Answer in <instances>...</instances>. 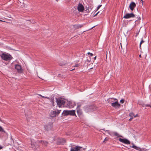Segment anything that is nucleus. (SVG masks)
<instances>
[{
  "label": "nucleus",
  "instance_id": "393cba45",
  "mask_svg": "<svg viewBox=\"0 0 151 151\" xmlns=\"http://www.w3.org/2000/svg\"><path fill=\"white\" fill-rule=\"evenodd\" d=\"M124 100L123 99H122L120 101V102L121 104H123L124 103Z\"/></svg>",
  "mask_w": 151,
  "mask_h": 151
},
{
  "label": "nucleus",
  "instance_id": "4be33fe9",
  "mask_svg": "<svg viewBox=\"0 0 151 151\" xmlns=\"http://www.w3.org/2000/svg\"><path fill=\"white\" fill-rule=\"evenodd\" d=\"M112 99L111 98H109L108 100V102L109 103L111 104L114 102V101L112 100Z\"/></svg>",
  "mask_w": 151,
  "mask_h": 151
},
{
  "label": "nucleus",
  "instance_id": "58836bf2",
  "mask_svg": "<svg viewBox=\"0 0 151 151\" xmlns=\"http://www.w3.org/2000/svg\"><path fill=\"white\" fill-rule=\"evenodd\" d=\"M0 121L1 122H2L4 123V122L3 120H2L0 118Z\"/></svg>",
  "mask_w": 151,
  "mask_h": 151
},
{
  "label": "nucleus",
  "instance_id": "7c9ffc66",
  "mask_svg": "<svg viewBox=\"0 0 151 151\" xmlns=\"http://www.w3.org/2000/svg\"><path fill=\"white\" fill-rule=\"evenodd\" d=\"M45 99H49V100H50L51 98H49V97H45Z\"/></svg>",
  "mask_w": 151,
  "mask_h": 151
},
{
  "label": "nucleus",
  "instance_id": "603ef678",
  "mask_svg": "<svg viewBox=\"0 0 151 151\" xmlns=\"http://www.w3.org/2000/svg\"><path fill=\"white\" fill-rule=\"evenodd\" d=\"M103 129L104 130L105 129Z\"/></svg>",
  "mask_w": 151,
  "mask_h": 151
},
{
  "label": "nucleus",
  "instance_id": "49530a36",
  "mask_svg": "<svg viewBox=\"0 0 151 151\" xmlns=\"http://www.w3.org/2000/svg\"><path fill=\"white\" fill-rule=\"evenodd\" d=\"M139 20H140V19H141V18H140V17H139Z\"/></svg>",
  "mask_w": 151,
  "mask_h": 151
},
{
  "label": "nucleus",
  "instance_id": "0eeeda50",
  "mask_svg": "<svg viewBox=\"0 0 151 151\" xmlns=\"http://www.w3.org/2000/svg\"><path fill=\"white\" fill-rule=\"evenodd\" d=\"M57 111H54L51 112V116L52 117H55L58 116L60 113L61 110H57Z\"/></svg>",
  "mask_w": 151,
  "mask_h": 151
},
{
  "label": "nucleus",
  "instance_id": "5701e85b",
  "mask_svg": "<svg viewBox=\"0 0 151 151\" xmlns=\"http://www.w3.org/2000/svg\"><path fill=\"white\" fill-rule=\"evenodd\" d=\"M66 64L65 63H59V64L60 66H64Z\"/></svg>",
  "mask_w": 151,
  "mask_h": 151
},
{
  "label": "nucleus",
  "instance_id": "6e6552de",
  "mask_svg": "<svg viewBox=\"0 0 151 151\" xmlns=\"http://www.w3.org/2000/svg\"><path fill=\"white\" fill-rule=\"evenodd\" d=\"M135 17V15L132 13L130 14L127 13L124 16L123 18L127 19L131 17Z\"/></svg>",
  "mask_w": 151,
  "mask_h": 151
},
{
  "label": "nucleus",
  "instance_id": "864d4df0",
  "mask_svg": "<svg viewBox=\"0 0 151 151\" xmlns=\"http://www.w3.org/2000/svg\"><path fill=\"white\" fill-rule=\"evenodd\" d=\"M56 0L57 1H58V0Z\"/></svg>",
  "mask_w": 151,
  "mask_h": 151
},
{
  "label": "nucleus",
  "instance_id": "39448f33",
  "mask_svg": "<svg viewBox=\"0 0 151 151\" xmlns=\"http://www.w3.org/2000/svg\"><path fill=\"white\" fill-rule=\"evenodd\" d=\"M15 68L16 69L17 72L19 73H22L23 70L22 68L20 65L19 64H16L15 65Z\"/></svg>",
  "mask_w": 151,
  "mask_h": 151
},
{
  "label": "nucleus",
  "instance_id": "79ce46f5",
  "mask_svg": "<svg viewBox=\"0 0 151 151\" xmlns=\"http://www.w3.org/2000/svg\"><path fill=\"white\" fill-rule=\"evenodd\" d=\"M86 11H87V12H89V10L88 9L87 10V9Z\"/></svg>",
  "mask_w": 151,
  "mask_h": 151
},
{
  "label": "nucleus",
  "instance_id": "a878e982",
  "mask_svg": "<svg viewBox=\"0 0 151 151\" xmlns=\"http://www.w3.org/2000/svg\"><path fill=\"white\" fill-rule=\"evenodd\" d=\"M101 6H102L101 5H100L98 6L97 7V8L96 9V11L98 10L101 7Z\"/></svg>",
  "mask_w": 151,
  "mask_h": 151
},
{
  "label": "nucleus",
  "instance_id": "8fccbe9b",
  "mask_svg": "<svg viewBox=\"0 0 151 151\" xmlns=\"http://www.w3.org/2000/svg\"><path fill=\"white\" fill-rule=\"evenodd\" d=\"M106 52H107V51ZM107 57V54L106 55V57Z\"/></svg>",
  "mask_w": 151,
  "mask_h": 151
},
{
  "label": "nucleus",
  "instance_id": "ea45409f",
  "mask_svg": "<svg viewBox=\"0 0 151 151\" xmlns=\"http://www.w3.org/2000/svg\"><path fill=\"white\" fill-rule=\"evenodd\" d=\"M120 45H121V49H122V45L121 43H120Z\"/></svg>",
  "mask_w": 151,
  "mask_h": 151
},
{
  "label": "nucleus",
  "instance_id": "f03ea898",
  "mask_svg": "<svg viewBox=\"0 0 151 151\" xmlns=\"http://www.w3.org/2000/svg\"><path fill=\"white\" fill-rule=\"evenodd\" d=\"M1 57L3 60L6 61L10 60L13 58L12 56L9 54L3 53L1 55Z\"/></svg>",
  "mask_w": 151,
  "mask_h": 151
},
{
  "label": "nucleus",
  "instance_id": "4468645a",
  "mask_svg": "<svg viewBox=\"0 0 151 151\" xmlns=\"http://www.w3.org/2000/svg\"><path fill=\"white\" fill-rule=\"evenodd\" d=\"M83 26L82 24H75L73 25V28L76 30L82 27Z\"/></svg>",
  "mask_w": 151,
  "mask_h": 151
},
{
  "label": "nucleus",
  "instance_id": "5fc2aeb1",
  "mask_svg": "<svg viewBox=\"0 0 151 151\" xmlns=\"http://www.w3.org/2000/svg\"><path fill=\"white\" fill-rule=\"evenodd\" d=\"M0 21H1V20H0Z\"/></svg>",
  "mask_w": 151,
  "mask_h": 151
},
{
  "label": "nucleus",
  "instance_id": "c9c22d12",
  "mask_svg": "<svg viewBox=\"0 0 151 151\" xmlns=\"http://www.w3.org/2000/svg\"><path fill=\"white\" fill-rule=\"evenodd\" d=\"M58 77H61L62 76H61V75L60 74H59L58 76Z\"/></svg>",
  "mask_w": 151,
  "mask_h": 151
},
{
  "label": "nucleus",
  "instance_id": "2eb2a0df",
  "mask_svg": "<svg viewBox=\"0 0 151 151\" xmlns=\"http://www.w3.org/2000/svg\"><path fill=\"white\" fill-rule=\"evenodd\" d=\"M110 134L112 136H115L117 137H123L122 136L120 135L118 133L116 132H112Z\"/></svg>",
  "mask_w": 151,
  "mask_h": 151
},
{
  "label": "nucleus",
  "instance_id": "37998d69",
  "mask_svg": "<svg viewBox=\"0 0 151 151\" xmlns=\"http://www.w3.org/2000/svg\"><path fill=\"white\" fill-rule=\"evenodd\" d=\"M94 58V60H95V59H96V56H95V57Z\"/></svg>",
  "mask_w": 151,
  "mask_h": 151
},
{
  "label": "nucleus",
  "instance_id": "412c9836",
  "mask_svg": "<svg viewBox=\"0 0 151 151\" xmlns=\"http://www.w3.org/2000/svg\"><path fill=\"white\" fill-rule=\"evenodd\" d=\"M50 100L53 106H54L55 105L54 104V98L53 97L51 98Z\"/></svg>",
  "mask_w": 151,
  "mask_h": 151
},
{
  "label": "nucleus",
  "instance_id": "423d86ee",
  "mask_svg": "<svg viewBox=\"0 0 151 151\" xmlns=\"http://www.w3.org/2000/svg\"><path fill=\"white\" fill-rule=\"evenodd\" d=\"M119 140L120 142L126 144H130V142L126 138L122 139L119 138Z\"/></svg>",
  "mask_w": 151,
  "mask_h": 151
},
{
  "label": "nucleus",
  "instance_id": "2f4dec72",
  "mask_svg": "<svg viewBox=\"0 0 151 151\" xmlns=\"http://www.w3.org/2000/svg\"><path fill=\"white\" fill-rule=\"evenodd\" d=\"M139 3H142V5H143V1L142 0H140V1H139Z\"/></svg>",
  "mask_w": 151,
  "mask_h": 151
},
{
  "label": "nucleus",
  "instance_id": "bb28decb",
  "mask_svg": "<svg viewBox=\"0 0 151 151\" xmlns=\"http://www.w3.org/2000/svg\"><path fill=\"white\" fill-rule=\"evenodd\" d=\"M88 55H90V56H93V54H92V53H90V52H88Z\"/></svg>",
  "mask_w": 151,
  "mask_h": 151
},
{
  "label": "nucleus",
  "instance_id": "a18cd8bd",
  "mask_svg": "<svg viewBox=\"0 0 151 151\" xmlns=\"http://www.w3.org/2000/svg\"><path fill=\"white\" fill-rule=\"evenodd\" d=\"M139 57L141 58V55H139Z\"/></svg>",
  "mask_w": 151,
  "mask_h": 151
},
{
  "label": "nucleus",
  "instance_id": "b1692460",
  "mask_svg": "<svg viewBox=\"0 0 151 151\" xmlns=\"http://www.w3.org/2000/svg\"><path fill=\"white\" fill-rule=\"evenodd\" d=\"M144 41L143 40V39H142L140 42V43L139 44V48L140 49H141V44L142 43H144Z\"/></svg>",
  "mask_w": 151,
  "mask_h": 151
},
{
  "label": "nucleus",
  "instance_id": "f257e3e1",
  "mask_svg": "<svg viewBox=\"0 0 151 151\" xmlns=\"http://www.w3.org/2000/svg\"><path fill=\"white\" fill-rule=\"evenodd\" d=\"M62 114L64 116H67L68 115L71 116L75 115L76 116L75 114V110H64L63 111V112L62 113Z\"/></svg>",
  "mask_w": 151,
  "mask_h": 151
},
{
  "label": "nucleus",
  "instance_id": "3c124183",
  "mask_svg": "<svg viewBox=\"0 0 151 151\" xmlns=\"http://www.w3.org/2000/svg\"><path fill=\"white\" fill-rule=\"evenodd\" d=\"M88 60V62H90V60Z\"/></svg>",
  "mask_w": 151,
  "mask_h": 151
},
{
  "label": "nucleus",
  "instance_id": "c03bdc74",
  "mask_svg": "<svg viewBox=\"0 0 151 151\" xmlns=\"http://www.w3.org/2000/svg\"><path fill=\"white\" fill-rule=\"evenodd\" d=\"M95 27V26H94V27H92L91 28V29H93V28H94V27Z\"/></svg>",
  "mask_w": 151,
  "mask_h": 151
},
{
  "label": "nucleus",
  "instance_id": "a19ab883",
  "mask_svg": "<svg viewBox=\"0 0 151 151\" xmlns=\"http://www.w3.org/2000/svg\"><path fill=\"white\" fill-rule=\"evenodd\" d=\"M3 148V147L1 146L0 145V150L2 149Z\"/></svg>",
  "mask_w": 151,
  "mask_h": 151
},
{
  "label": "nucleus",
  "instance_id": "ddd939ff",
  "mask_svg": "<svg viewBox=\"0 0 151 151\" xmlns=\"http://www.w3.org/2000/svg\"><path fill=\"white\" fill-rule=\"evenodd\" d=\"M96 109V108L94 106H89L87 109V110L88 112L94 111Z\"/></svg>",
  "mask_w": 151,
  "mask_h": 151
},
{
  "label": "nucleus",
  "instance_id": "473e14b6",
  "mask_svg": "<svg viewBox=\"0 0 151 151\" xmlns=\"http://www.w3.org/2000/svg\"><path fill=\"white\" fill-rule=\"evenodd\" d=\"M39 95L40 96H41L43 98H45V96H42V95H40V94H39Z\"/></svg>",
  "mask_w": 151,
  "mask_h": 151
},
{
  "label": "nucleus",
  "instance_id": "a211bd4d",
  "mask_svg": "<svg viewBox=\"0 0 151 151\" xmlns=\"http://www.w3.org/2000/svg\"><path fill=\"white\" fill-rule=\"evenodd\" d=\"M39 143H41L42 144L46 146L48 144V142L46 141H39L38 142Z\"/></svg>",
  "mask_w": 151,
  "mask_h": 151
},
{
  "label": "nucleus",
  "instance_id": "4c0bfd02",
  "mask_svg": "<svg viewBox=\"0 0 151 151\" xmlns=\"http://www.w3.org/2000/svg\"><path fill=\"white\" fill-rule=\"evenodd\" d=\"M31 145L32 146H33V145H34V144H32V140L31 139Z\"/></svg>",
  "mask_w": 151,
  "mask_h": 151
},
{
  "label": "nucleus",
  "instance_id": "de8ad7c7",
  "mask_svg": "<svg viewBox=\"0 0 151 151\" xmlns=\"http://www.w3.org/2000/svg\"><path fill=\"white\" fill-rule=\"evenodd\" d=\"M74 70V69H72V70H70V71L73 70Z\"/></svg>",
  "mask_w": 151,
  "mask_h": 151
},
{
  "label": "nucleus",
  "instance_id": "72a5a7b5",
  "mask_svg": "<svg viewBox=\"0 0 151 151\" xmlns=\"http://www.w3.org/2000/svg\"><path fill=\"white\" fill-rule=\"evenodd\" d=\"M78 64H76L74 66V67H78Z\"/></svg>",
  "mask_w": 151,
  "mask_h": 151
},
{
  "label": "nucleus",
  "instance_id": "dca6fc26",
  "mask_svg": "<svg viewBox=\"0 0 151 151\" xmlns=\"http://www.w3.org/2000/svg\"><path fill=\"white\" fill-rule=\"evenodd\" d=\"M81 106V105H78L76 108L77 112L79 115L81 114L82 113L81 110L80 108Z\"/></svg>",
  "mask_w": 151,
  "mask_h": 151
},
{
  "label": "nucleus",
  "instance_id": "e433bc0d",
  "mask_svg": "<svg viewBox=\"0 0 151 151\" xmlns=\"http://www.w3.org/2000/svg\"><path fill=\"white\" fill-rule=\"evenodd\" d=\"M99 12H98L97 13H96V14H95L94 16L95 17V16H96L97 15V14L99 13Z\"/></svg>",
  "mask_w": 151,
  "mask_h": 151
},
{
  "label": "nucleus",
  "instance_id": "7ed1b4c3",
  "mask_svg": "<svg viewBox=\"0 0 151 151\" xmlns=\"http://www.w3.org/2000/svg\"><path fill=\"white\" fill-rule=\"evenodd\" d=\"M56 102L57 105L59 107H61L62 106L64 107L65 101L61 98H56Z\"/></svg>",
  "mask_w": 151,
  "mask_h": 151
},
{
  "label": "nucleus",
  "instance_id": "c756f323",
  "mask_svg": "<svg viewBox=\"0 0 151 151\" xmlns=\"http://www.w3.org/2000/svg\"><path fill=\"white\" fill-rule=\"evenodd\" d=\"M146 106H150L151 107V106L150 104H146L145 105Z\"/></svg>",
  "mask_w": 151,
  "mask_h": 151
},
{
  "label": "nucleus",
  "instance_id": "f704fd0d",
  "mask_svg": "<svg viewBox=\"0 0 151 151\" xmlns=\"http://www.w3.org/2000/svg\"><path fill=\"white\" fill-rule=\"evenodd\" d=\"M133 119V117H131V118L129 119V121H131Z\"/></svg>",
  "mask_w": 151,
  "mask_h": 151
},
{
  "label": "nucleus",
  "instance_id": "aec40b11",
  "mask_svg": "<svg viewBox=\"0 0 151 151\" xmlns=\"http://www.w3.org/2000/svg\"><path fill=\"white\" fill-rule=\"evenodd\" d=\"M0 132H4V133L6 134V132L4 130V129L0 126Z\"/></svg>",
  "mask_w": 151,
  "mask_h": 151
},
{
  "label": "nucleus",
  "instance_id": "6ab92c4d",
  "mask_svg": "<svg viewBox=\"0 0 151 151\" xmlns=\"http://www.w3.org/2000/svg\"><path fill=\"white\" fill-rule=\"evenodd\" d=\"M129 115L131 117H133V116H134V117H136L137 116V114L134 115L133 113H130Z\"/></svg>",
  "mask_w": 151,
  "mask_h": 151
},
{
  "label": "nucleus",
  "instance_id": "9b49d317",
  "mask_svg": "<svg viewBox=\"0 0 151 151\" xmlns=\"http://www.w3.org/2000/svg\"><path fill=\"white\" fill-rule=\"evenodd\" d=\"M136 6V4L134 2H132L129 6V8L131 11H132Z\"/></svg>",
  "mask_w": 151,
  "mask_h": 151
},
{
  "label": "nucleus",
  "instance_id": "f3484780",
  "mask_svg": "<svg viewBox=\"0 0 151 151\" xmlns=\"http://www.w3.org/2000/svg\"><path fill=\"white\" fill-rule=\"evenodd\" d=\"M65 142V140L64 139H60L59 143L60 144L63 145Z\"/></svg>",
  "mask_w": 151,
  "mask_h": 151
},
{
  "label": "nucleus",
  "instance_id": "09e8293b",
  "mask_svg": "<svg viewBox=\"0 0 151 151\" xmlns=\"http://www.w3.org/2000/svg\"><path fill=\"white\" fill-rule=\"evenodd\" d=\"M107 131L108 132L109 131L107 130V131Z\"/></svg>",
  "mask_w": 151,
  "mask_h": 151
},
{
  "label": "nucleus",
  "instance_id": "20e7f679",
  "mask_svg": "<svg viewBox=\"0 0 151 151\" xmlns=\"http://www.w3.org/2000/svg\"><path fill=\"white\" fill-rule=\"evenodd\" d=\"M71 145V148L70 151H80V149L82 148V147L78 146H76L75 147L72 146L71 145Z\"/></svg>",
  "mask_w": 151,
  "mask_h": 151
},
{
  "label": "nucleus",
  "instance_id": "f8f14e48",
  "mask_svg": "<svg viewBox=\"0 0 151 151\" xmlns=\"http://www.w3.org/2000/svg\"><path fill=\"white\" fill-rule=\"evenodd\" d=\"M132 144L133 145L130 146V147L134 148L139 151H147L146 150H144V149L142 150L140 148L137 147V146L134 145L133 143Z\"/></svg>",
  "mask_w": 151,
  "mask_h": 151
},
{
  "label": "nucleus",
  "instance_id": "1a4fd4ad",
  "mask_svg": "<svg viewBox=\"0 0 151 151\" xmlns=\"http://www.w3.org/2000/svg\"><path fill=\"white\" fill-rule=\"evenodd\" d=\"M77 9L79 12H82L84 10V9L83 5L79 3L77 7Z\"/></svg>",
  "mask_w": 151,
  "mask_h": 151
},
{
  "label": "nucleus",
  "instance_id": "cd10ccee",
  "mask_svg": "<svg viewBox=\"0 0 151 151\" xmlns=\"http://www.w3.org/2000/svg\"><path fill=\"white\" fill-rule=\"evenodd\" d=\"M111 99H112V100H113V99L115 101H118L117 99H116L114 98H111Z\"/></svg>",
  "mask_w": 151,
  "mask_h": 151
},
{
  "label": "nucleus",
  "instance_id": "c85d7f7f",
  "mask_svg": "<svg viewBox=\"0 0 151 151\" xmlns=\"http://www.w3.org/2000/svg\"><path fill=\"white\" fill-rule=\"evenodd\" d=\"M108 139H106V138H105L104 141H103V142H104L105 141H108Z\"/></svg>",
  "mask_w": 151,
  "mask_h": 151
},
{
  "label": "nucleus",
  "instance_id": "9d476101",
  "mask_svg": "<svg viewBox=\"0 0 151 151\" xmlns=\"http://www.w3.org/2000/svg\"><path fill=\"white\" fill-rule=\"evenodd\" d=\"M111 106L114 108H116L117 107L119 108L121 105L119 104L118 101H115L111 103Z\"/></svg>",
  "mask_w": 151,
  "mask_h": 151
}]
</instances>
